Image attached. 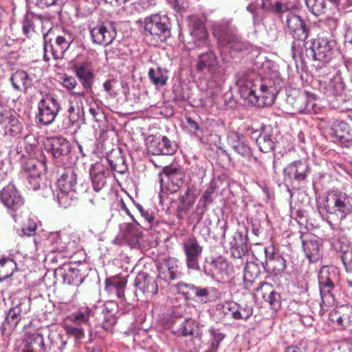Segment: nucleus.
Returning <instances> with one entry per match:
<instances>
[{"instance_id":"obj_32","label":"nucleus","mask_w":352,"mask_h":352,"mask_svg":"<svg viewBox=\"0 0 352 352\" xmlns=\"http://www.w3.org/2000/svg\"><path fill=\"white\" fill-rule=\"evenodd\" d=\"M0 124L4 129L6 135L10 136L19 134L22 129L18 118L10 111L4 110L0 113Z\"/></svg>"},{"instance_id":"obj_48","label":"nucleus","mask_w":352,"mask_h":352,"mask_svg":"<svg viewBox=\"0 0 352 352\" xmlns=\"http://www.w3.org/2000/svg\"><path fill=\"white\" fill-rule=\"evenodd\" d=\"M50 347H45V352H62L67 342L63 340V336L59 333H52L48 336Z\"/></svg>"},{"instance_id":"obj_47","label":"nucleus","mask_w":352,"mask_h":352,"mask_svg":"<svg viewBox=\"0 0 352 352\" xmlns=\"http://www.w3.org/2000/svg\"><path fill=\"white\" fill-rule=\"evenodd\" d=\"M211 265L212 267V275L213 276H217L222 280L228 277L230 267L229 263L226 260L219 257L213 260Z\"/></svg>"},{"instance_id":"obj_14","label":"nucleus","mask_w":352,"mask_h":352,"mask_svg":"<svg viewBox=\"0 0 352 352\" xmlns=\"http://www.w3.org/2000/svg\"><path fill=\"white\" fill-rule=\"evenodd\" d=\"M338 281V274L336 268L322 267L318 275V284L322 298L333 297L332 291Z\"/></svg>"},{"instance_id":"obj_40","label":"nucleus","mask_w":352,"mask_h":352,"mask_svg":"<svg viewBox=\"0 0 352 352\" xmlns=\"http://www.w3.org/2000/svg\"><path fill=\"white\" fill-rule=\"evenodd\" d=\"M126 282L119 276H112L105 280V290L122 299L124 296Z\"/></svg>"},{"instance_id":"obj_45","label":"nucleus","mask_w":352,"mask_h":352,"mask_svg":"<svg viewBox=\"0 0 352 352\" xmlns=\"http://www.w3.org/2000/svg\"><path fill=\"white\" fill-rule=\"evenodd\" d=\"M344 85L340 76H336L331 78L324 87V94L327 96H341L344 91Z\"/></svg>"},{"instance_id":"obj_13","label":"nucleus","mask_w":352,"mask_h":352,"mask_svg":"<svg viewBox=\"0 0 352 352\" xmlns=\"http://www.w3.org/2000/svg\"><path fill=\"white\" fill-rule=\"evenodd\" d=\"M90 34L94 43L107 46L116 38L117 31L113 23L103 22L91 28Z\"/></svg>"},{"instance_id":"obj_36","label":"nucleus","mask_w":352,"mask_h":352,"mask_svg":"<svg viewBox=\"0 0 352 352\" xmlns=\"http://www.w3.org/2000/svg\"><path fill=\"white\" fill-rule=\"evenodd\" d=\"M260 8L265 13L281 16L291 10V6L289 2L283 0H261Z\"/></svg>"},{"instance_id":"obj_27","label":"nucleus","mask_w":352,"mask_h":352,"mask_svg":"<svg viewBox=\"0 0 352 352\" xmlns=\"http://www.w3.org/2000/svg\"><path fill=\"white\" fill-rule=\"evenodd\" d=\"M109 170L102 162H97L89 169L93 189L96 192H100L107 184Z\"/></svg>"},{"instance_id":"obj_38","label":"nucleus","mask_w":352,"mask_h":352,"mask_svg":"<svg viewBox=\"0 0 352 352\" xmlns=\"http://www.w3.org/2000/svg\"><path fill=\"white\" fill-rule=\"evenodd\" d=\"M12 86L16 91L26 92L32 86V79L24 70H17L10 78Z\"/></svg>"},{"instance_id":"obj_21","label":"nucleus","mask_w":352,"mask_h":352,"mask_svg":"<svg viewBox=\"0 0 352 352\" xmlns=\"http://www.w3.org/2000/svg\"><path fill=\"white\" fill-rule=\"evenodd\" d=\"M158 278L169 283L181 276L179 262L177 259L169 257L164 259L158 266Z\"/></svg>"},{"instance_id":"obj_31","label":"nucleus","mask_w":352,"mask_h":352,"mask_svg":"<svg viewBox=\"0 0 352 352\" xmlns=\"http://www.w3.org/2000/svg\"><path fill=\"white\" fill-rule=\"evenodd\" d=\"M333 248L340 254V258L345 270L352 278V246L342 241L341 239L330 240Z\"/></svg>"},{"instance_id":"obj_16","label":"nucleus","mask_w":352,"mask_h":352,"mask_svg":"<svg viewBox=\"0 0 352 352\" xmlns=\"http://www.w3.org/2000/svg\"><path fill=\"white\" fill-rule=\"evenodd\" d=\"M309 173L310 168L306 161H295L288 164L287 167L284 168V181L291 184L294 182H303L307 179Z\"/></svg>"},{"instance_id":"obj_12","label":"nucleus","mask_w":352,"mask_h":352,"mask_svg":"<svg viewBox=\"0 0 352 352\" xmlns=\"http://www.w3.org/2000/svg\"><path fill=\"white\" fill-rule=\"evenodd\" d=\"M265 261L262 263L265 271L274 276H282L286 269V260L278 252H275L274 247L263 248Z\"/></svg>"},{"instance_id":"obj_29","label":"nucleus","mask_w":352,"mask_h":352,"mask_svg":"<svg viewBox=\"0 0 352 352\" xmlns=\"http://www.w3.org/2000/svg\"><path fill=\"white\" fill-rule=\"evenodd\" d=\"M74 71L83 89L87 92L91 91L94 81V74L91 64L88 62L76 64L74 66Z\"/></svg>"},{"instance_id":"obj_4","label":"nucleus","mask_w":352,"mask_h":352,"mask_svg":"<svg viewBox=\"0 0 352 352\" xmlns=\"http://www.w3.org/2000/svg\"><path fill=\"white\" fill-rule=\"evenodd\" d=\"M143 23L145 32L161 41L171 35V22L166 14H153L145 17Z\"/></svg>"},{"instance_id":"obj_46","label":"nucleus","mask_w":352,"mask_h":352,"mask_svg":"<svg viewBox=\"0 0 352 352\" xmlns=\"http://www.w3.org/2000/svg\"><path fill=\"white\" fill-rule=\"evenodd\" d=\"M192 188L188 185L184 194L179 197L177 211L186 214L192 206L195 199V195L192 193Z\"/></svg>"},{"instance_id":"obj_24","label":"nucleus","mask_w":352,"mask_h":352,"mask_svg":"<svg viewBox=\"0 0 352 352\" xmlns=\"http://www.w3.org/2000/svg\"><path fill=\"white\" fill-rule=\"evenodd\" d=\"M302 245L306 257L310 263L318 262L322 256V245L316 236L307 234L301 236Z\"/></svg>"},{"instance_id":"obj_56","label":"nucleus","mask_w":352,"mask_h":352,"mask_svg":"<svg viewBox=\"0 0 352 352\" xmlns=\"http://www.w3.org/2000/svg\"><path fill=\"white\" fill-rule=\"evenodd\" d=\"M36 16L32 13H27L23 19L22 30L28 37L30 36L35 32L34 20Z\"/></svg>"},{"instance_id":"obj_62","label":"nucleus","mask_w":352,"mask_h":352,"mask_svg":"<svg viewBox=\"0 0 352 352\" xmlns=\"http://www.w3.org/2000/svg\"><path fill=\"white\" fill-rule=\"evenodd\" d=\"M216 184L214 182H211L201 195L199 200L208 205L211 204L213 201L212 195L214 194Z\"/></svg>"},{"instance_id":"obj_7","label":"nucleus","mask_w":352,"mask_h":352,"mask_svg":"<svg viewBox=\"0 0 352 352\" xmlns=\"http://www.w3.org/2000/svg\"><path fill=\"white\" fill-rule=\"evenodd\" d=\"M60 109V104L54 96L45 94L38 102L36 119L43 125H50L55 120Z\"/></svg>"},{"instance_id":"obj_28","label":"nucleus","mask_w":352,"mask_h":352,"mask_svg":"<svg viewBox=\"0 0 352 352\" xmlns=\"http://www.w3.org/2000/svg\"><path fill=\"white\" fill-rule=\"evenodd\" d=\"M223 312L230 314L235 320H247L253 314V307L250 304L227 302L223 306Z\"/></svg>"},{"instance_id":"obj_54","label":"nucleus","mask_w":352,"mask_h":352,"mask_svg":"<svg viewBox=\"0 0 352 352\" xmlns=\"http://www.w3.org/2000/svg\"><path fill=\"white\" fill-rule=\"evenodd\" d=\"M210 295L209 288L195 285L190 300L206 303L210 300Z\"/></svg>"},{"instance_id":"obj_18","label":"nucleus","mask_w":352,"mask_h":352,"mask_svg":"<svg viewBox=\"0 0 352 352\" xmlns=\"http://www.w3.org/2000/svg\"><path fill=\"white\" fill-rule=\"evenodd\" d=\"M135 289L134 294L137 296H152L158 292V284L155 278L145 272H140L134 280Z\"/></svg>"},{"instance_id":"obj_52","label":"nucleus","mask_w":352,"mask_h":352,"mask_svg":"<svg viewBox=\"0 0 352 352\" xmlns=\"http://www.w3.org/2000/svg\"><path fill=\"white\" fill-rule=\"evenodd\" d=\"M78 192L75 191H67L59 190L57 194V201L59 205L65 208L72 206L77 199Z\"/></svg>"},{"instance_id":"obj_64","label":"nucleus","mask_w":352,"mask_h":352,"mask_svg":"<svg viewBox=\"0 0 352 352\" xmlns=\"http://www.w3.org/2000/svg\"><path fill=\"white\" fill-rule=\"evenodd\" d=\"M37 228V225L35 221L32 219H29L25 224L22 228V232L27 236H32L34 234Z\"/></svg>"},{"instance_id":"obj_11","label":"nucleus","mask_w":352,"mask_h":352,"mask_svg":"<svg viewBox=\"0 0 352 352\" xmlns=\"http://www.w3.org/2000/svg\"><path fill=\"white\" fill-rule=\"evenodd\" d=\"M186 256V264L188 269L200 270L199 261L203 252V246L199 244L195 236L185 239L182 243Z\"/></svg>"},{"instance_id":"obj_1","label":"nucleus","mask_w":352,"mask_h":352,"mask_svg":"<svg viewBox=\"0 0 352 352\" xmlns=\"http://www.w3.org/2000/svg\"><path fill=\"white\" fill-rule=\"evenodd\" d=\"M241 96L250 103L258 107L271 106L283 85L278 73L269 77H253L250 74L239 81Z\"/></svg>"},{"instance_id":"obj_17","label":"nucleus","mask_w":352,"mask_h":352,"mask_svg":"<svg viewBox=\"0 0 352 352\" xmlns=\"http://www.w3.org/2000/svg\"><path fill=\"white\" fill-rule=\"evenodd\" d=\"M186 174L180 168L166 166L163 169L161 182L166 181V190L173 194L177 192L185 184Z\"/></svg>"},{"instance_id":"obj_6","label":"nucleus","mask_w":352,"mask_h":352,"mask_svg":"<svg viewBox=\"0 0 352 352\" xmlns=\"http://www.w3.org/2000/svg\"><path fill=\"white\" fill-rule=\"evenodd\" d=\"M286 14L285 28L294 39L292 47L296 43L300 49L308 38L309 28L302 17L292 12L291 10Z\"/></svg>"},{"instance_id":"obj_8","label":"nucleus","mask_w":352,"mask_h":352,"mask_svg":"<svg viewBox=\"0 0 352 352\" xmlns=\"http://www.w3.org/2000/svg\"><path fill=\"white\" fill-rule=\"evenodd\" d=\"M187 25L196 47H208L210 41L203 19L198 15L192 14L186 17Z\"/></svg>"},{"instance_id":"obj_53","label":"nucleus","mask_w":352,"mask_h":352,"mask_svg":"<svg viewBox=\"0 0 352 352\" xmlns=\"http://www.w3.org/2000/svg\"><path fill=\"white\" fill-rule=\"evenodd\" d=\"M338 313L339 316L337 318V322L342 325H348L352 322V305H345L341 306Z\"/></svg>"},{"instance_id":"obj_19","label":"nucleus","mask_w":352,"mask_h":352,"mask_svg":"<svg viewBox=\"0 0 352 352\" xmlns=\"http://www.w3.org/2000/svg\"><path fill=\"white\" fill-rule=\"evenodd\" d=\"M148 151L155 155H170L175 153L177 146L167 137H150L148 140Z\"/></svg>"},{"instance_id":"obj_59","label":"nucleus","mask_w":352,"mask_h":352,"mask_svg":"<svg viewBox=\"0 0 352 352\" xmlns=\"http://www.w3.org/2000/svg\"><path fill=\"white\" fill-rule=\"evenodd\" d=\"M195 285L190 283H186L182 281L176 285V288L179 294L185 296L186 299L190 300Z\"/></svg>"},{"instance_id":"obj_33","label":"nucleus","mask_w":352,"mask_h":352,"mask_svg":"<svg viewBox=\"0 0 352 352\" xmlns=\"http://www.w3.org/2000/svg\"><path fill=\"white\" fill-rule=\"evenodd\" d=\"M118 312V307L116 302L111 300L103 304L102 310V314L103 316L102 327L106 331L111 332L114 325L117 322Z\"/></svg>"},{"instance_id":"obj_35","label":"nucleus","mask_w":352,"mask_h":352,"mask_svg":"<svg viewBox=\"0 0 352 352\" xmlns=\"http://www.w3.org/2000/svg\"><path fill=\"white\" fill-rule=\"evenodd\" d=\"M330 135L334 138L333 141L340 142L341 144L352 141V129L344 121H335L332 124Z\"/></svg>"},{"instance_id":"obj_50","label":"nucleus","mask_w":352,"mask_h":352,"mask_svg":"<svg viewBox=\"0 0 352 352\" xmlns=\"http://www.w3.org/2000/svg\"><path fill=\"white\" fill-rule=\"evenodd\" d=\"M210 336V349L206 352H217L221 341L225 338L226 335L219 329L211 327L208 329Z\"/></svg>"},{"instance_id":"obj_57","label":"nucleus","mask_w":352,"mask_h":352,"mask_svg":"<svg viewBox=\"0 0 352 352\" xmlns=\"http://www.w3.org/2000/svg\"><path fill=\"white\" fill-rule=\"evenodd\" d=\"M29 345L37 352H45V342L40 333H33L29 337Z\"/></svg>"},{"instance_id":"obj_30","label":"nucleus","mask_w":352,"mask_h":352,"mask_svg":"<svg viewBox=\"0 0 352 352\" xmlns=\"http://www.w3.org/2000/svg\"><path fill=\"white\" fill-rule=\"evenodd\" d=\"M55 275L60 276L64 283L67 285H80L84 280L85 276L80 273V270L65 265L55 271Z\"/></svg>"},{"instance_id":"obj_10","label":"nucleus","mask_w":352,"mask_h":352,"mask_svg":"<svg viewBox=\"0 0 352 352\" xmlns=\"http://www.w3.org/2000/svg\"><path fill=\"white\" fill-rule=\"evenodd\" d=\"M0 200L16 221V213L24 206V199L19 190L12 184L6 186L0 192Z\"/></svg>"},{"instance_id":"obj_23","label":"nucleus","mask_w":352,"mask_h":352,"mask_svg":"<svg viewBox=\"0 0 352 352\" xmlns=\"http://www.w3.org/2000/svg\"><path fill=\"white\" fill-rule=\"evenodd\" d=\"M249 131L253 133H258L256 142L261 152L267 153L274 149L276 140L273 135V129L270 125L262 126L260 131H253L252 128H248V131Z\"/></svg>"},{"instance_id":"obj_63","label":"nucleus","mask_w":352,"mask_h":352,"mask_svg":"<svg viewBox=\"0 0 352 352\" xmlns=\"http://www.w3.org/2000/svg\"><path fill=\"white\" fill-rule=\"evenodd\" d=\"M208 204L199 200L196 206L193 219L196 220V223H199L203 219L204 214L207 211Z\"/></svg>"},{"instance_id":"obj_3","label":"nucleus","mask_w":352,"mask_h":352,"mask_svg":"<svg viewBox=\"0 0 352 352\" xmlns=\"http://www.w3.org/2000/svg\"><path fill=\"white\" fill-rule=\"evenodd\" d=\"M213 35L217 38L221 47H226L236 52L247 48L248 44L238 34V30L232 24L231 19L210 21Z\"/></svg>"},{"instance_id":"obj_37","label":"nucleus","mask_w":352,"mask_h":352,"mask_svg":"<svg viewBox=\"0 0 352 352\" xmlns=\"http://www.w3.org/2000/svg\"><path fill=\"white\" fill-rule=\"evenodd\" d=\"M72 38L69 34H64L56 36L54 44L52 46H48L50 50V54L55 60L63 58L65 52L68 50Z\"/></svg>"},{"instance_id":"obj_25","label":"nucleus","mask_w":352,"mask_h":352,"mask_svg":"<svg viewBox=\"0 0 352 352\" xmlns=\"http://www.w3.org/2000/svg\"><path fill=\"white\" fill-rule=\"evenodd\" d=\"M256 296H261L270 307L278 310L280 307V295L276 292L272 284L263 282L254 289Z\"/></svg>"},{"instance_id":"obj_55","label":"nucleus","mask_w":352,"mask_h":352,"mask_svg":"<svg viewBox=\"0 0 352 352\" xmlns=\"http://www.w3.org/2000/svg\"><path fill=\"white\" fill-rule=\"evenodd\" d=\"M68 118L72 123L78 122L80 119L84 118L83 106L77 103L70 104L67 109Z\"/></svg>"},{"instance_id":"obj_44","label":"nucleus","mask_w":352,"mask_h":352,"mask_svg":"<svg viewBox=\"0 0 352 352\" xmlns=\"http://www.w3.org/2000/svg\"><path fill=\"white\" fill-rule=\"evenodd\" d=\"M24 174L26 178L42 177V173L45 170V165L36 160L31 159L23 164Z\"/></svg>"},{"instance_id":"obj_22","label":"nucleus","mask_w":352,"mask_h":352,"mask_svg":"<svg viewBox=\"0 0 352 352\" xmlns=\"http://www.w3.org/2000/svg\"><path fill=\"white\" fill-rule=\"evenodd\" d=\"M45 150L55 159H61L67 156L71 152L70 142L63 136H55L47 140Z\"/></svg>"},{"instance_id":"obj_58","label":"nucleus","mask_w":352,"mask_h":352,"mask_svg":"<svg viewBox=\"0 0 352 352\" xmlns=\"http://www.w3.org/2000/svg\"><path fill=\"white\" fill-rule=\"evenodd\" d=\"M27 180V188H28L30 190H36L39 189L40 188H42V189H45L48 194H50L52 192L51 188L45 185L43 182L42 177H32L29 176V178H26Z\"/></svg>"},{"instance_id":"obj_5","label":"nucleus","mask_w":352,"mask_h":352,"mask_svg":"<svg viewBox=\"0 0 352 352\" xmlns=\"http://www.w3.org/2000/svg\"><path fill=\"white\" fill-rule=\"evenodd\" d=\"M324 207L329 214L328 218L334 221L343 220L352 210V206L346 195L337 193L327 195Z\"/></svg>"},{"instance_id":"obj_39","label":"nucleus","mask_w":352,"mask_h":352,"mask_svg":"<svg viewBox=\"0 0 352 352\" xmlns=\"http://www.w3.org/2000/svg\"><path fill=\"white\" fill-rule=\"evenodd\" d=\"M261 274L260 267L258 263L250 262L246 263L243 270V287L251 290L256 279Z\"/></svg>"},{"instance_id":"obj_61","label":"nucleus","mask_w":352,"mask_h":352,"mask_svg":"<svg viewBox=\"0 0 352 352\" xmlns=\"http://www.w3.org/2000/svg\"><path fill=\"white\" fill-rule=\"evenodd\" d=\"M195 323L191 318L186 319L180 325L179 333L181 335L186 336L192 335L194 331Z\"/></svg>"},{"instance_id":"obj_9","label":"nucleus","mask_w":352,"mask_h":352,"mask_svg":"<svg viewBox=\"0 0 352 352\" xmlns=\"http://www.w3.org/2000/svg\"><path fill=\"white\" fill-rule=\"evenodd\" d=\"M30 309V299L24 296L6 312L5 320L1 326L2 333L5 334L8 330L14 329Z\"/></svg>"},{"instance_id":"obj_20","label":"nucleus","mask_w":352,"mask_h":352,"mask_svg":"<svg viewBox=\"0 0 352 352\" xmlns=\"http://www.w3.org/2000/svg\"><path fill=\"white\" fill-rule=\"evenodd\" d=\"M79 178L78 170L74 167H69L64 170V172L58 179L57 184L59 190H63L65 192L75 191L80 192L84 191L87 187H84L82 184H79Z\"/></svg>"},{"instance_id":"obj_60","label":"nucleus","mask_w":352,"mask_h":352,"mask_svg":"<svg viewBox=\"0 0 352 352\" xmlns=\"http://www.w3.org/2000/svg\"><path fill=\"white\" fill-rule=\"evenodd\" d=\"M88 328H83L82 327H77L76 325H67L65 326L66 333L74 337L77 340H81L85 336V331Z\"/></svg>"},{"instance_id":"obj_41","label":"nucleus","mask_w":352,"mask_h":352,"mask_svg":"<svg viewBox=\"0 0 352 352\" xmlns=\"http://www.w3.org/2000/svg\"><path fill=\"white\" fill-rule=\"evenodd\" d=\"M107 161L111 169L118 173L124 174L128 170L125 157L120 150L111 153Z\"/></svg>"},{"instance_id":"obj_26","label":"nucleus","mask_w":352,"mask_h":352,"mask_svg":"<svg viewBox=\"0 0 352 352\" xmlns=\"http://www.w3.org/2000/svg\"><path fill=\"white\" fill-rule=\"evenodd\" d=\"M208 48V51L201 53L198 56L195 69L198 72L207 71L213 75L219 68L218 58L214 52L210 50V46Z\"/></svg>"},{"instance_id":"obj_2","label":"nucleus","mask_w":352,"mask_h":352,"mask_svg":"<svg viewBox=\"0 0 352 352\" xmlns=\"http://www.w3.org/2000/svg\"><path fill=\"white\" fill-rule=\"evenodd\" d=\"M336 43L331 38L318 36L307 41L302 48L294 43L292 47V57L299 58L302 63L307 60H318L329 63L333 58Z\"/></svg>"},{"instance_id":"obj_34","label":"nucleus","mask_w":352,"mask_h":352,"mask_svg":"<svg viewBox=\"0 0 352 352\" xmlns=\"http://www.w3.org/2000/svg\"><path fill=\"white\" fill-rule=\"evenodd\" d=\"M228 141L234 151L241 156L248 158L252 155V149L243 135L236 132L230 133Z\"/></svg>"},{"instance_id":"obj_42","label":"nucleus","mask_w":352,"mask_h":352,"mask_svg":"<svg viewBox=\"0 0 352 352\" xmlns=\"http://www.w3.org/2000/svg\"><path fill=\"white\" fill-rule=\"evenodd\" d=\"M90 314L91 309L89 307H86L84 310H79L73 313L68 317V320L72 322L69 325L89 328Z\"/></svg>"},{"instance_id":"obj_49","label":"nucleus","mask_w":352,"mask_h":352,"mask_svg":"<svg viewBox=\"0 0 352 352\" xmlns=\"http://www.w3.org/2000/svg\"><path fill=\"white\" fill-rule=\"evenodd\" d=\"M16 267V265L13 259L10 258L0 259V281L12 276Z\"/></svg>"},{"instance_id":"obj_51","label":"nucleus","mask_w":352,"mask_h":352,"mask_svg":"<svg viewBox=\"0 0 352 352\" xmlns=\"http://www.w3.org/2000/svg\"><path fill=\"white\" fill-rule=\"evenodd\" d=\"M148 78L151 82L156 86H164L166 85L168 76L166 75V70L162 68L156 69L151 68L148 71Z\"/></svg>"},{"instance_id":"obj_15","label":"nucleus","mask_w":352,"mask_h":352,"mask_svg":"<svg viewBox=\"0 0 352 352\" xmlns=\"http://www.w3.org/2000/svg\"><path fill=\"white\" fill-rule=\"evenodd\" d=\"M248 231L245 226L241 227L233 234L229 242L230 254L235 258H241L249 251Z\"/></svg>"},{"instance_id":"obj_43","label":"nucleus","mask_w":352,"mask_h":352,"mask_svg":"<svg viewBox=\"0 0 352 352\" xmlns=\"http://www.w3.org/2000/svg\"><path fill=\"white\" fill-rule=\"evenodd\" d=\"M308 9L315 15L324 14L329 4L336 6L338 0H305Z\"/></svg>"}]
</instances>
